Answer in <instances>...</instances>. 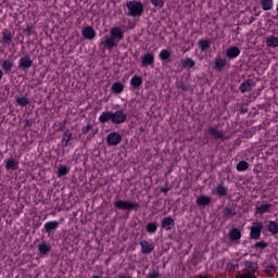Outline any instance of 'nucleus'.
I'll return each mask as SVG.
<instances>
[{"label":"nucleus","mask_w":278,"mask_h":278,"mask_svg":"<svg viewBox=\"0 0 278 278\" xmlns=\"http://www.w3.org/2000/svg\"><path fill=\"white\" fill-rule=\"evenodd\" d=\"M125 38V34L121 27H112L109 35H105L100 42V47H103L106 51H112L118 47L121 40Z\"/></svg>","instance_id":"f257e3e1"},{"label":"nucleus","mask_w":278,"mask_h":278,"mask_svg":"<svg viewBox=\"0 0 278 278\" xmlns=\"http://www.w3.org/2000/svg\"><path fill=\"white\" fill-rule=\"evenodd\" d=\"M112 123L113 125H123L127 123V113L123 110L117 111H104L99 116V123L102 125L105 123Z\"/></svg>","instance_id":"f03ea898"},{"label":"nucleus","mask_w":278,"mask_h":278,"mask_svg":"<svg viewBox=\"0 0 278 278\" xmlns=\"http://www.w3.org/2000/svg\"><path fill=\"white\" fill-rule=\"evenodd\" d=\"M126 8L128 10L127 16H132V18H140L144 14V4L137 0H130L126 2Z\"/></svg>","instance_id":"7ed1b4c3"},{"label":"nucleus","mask_w":278,"mask_h":278,"mask_svg":"<svg viewBox=\"0 0 278 278\" xmlns=\"http://www.w3.org/2000/svg\"><path fill=\"white\" fill-rule=\"evenodd\" d=\"M33 64H34V61L31 60L29 54H26L20 59L17 68L18 71L27 73V71L31 68Z\"/></svg>","instance_id":"20e7f679"},{"label":"nucleus","mask_w":278,"mask_h":278,"mask_svg":"<svg viewBox=\"0 0 278 278\" xmlns=\"http://www.w3.org/2000/svg\"><path fill=\"white\" fill-rule=\"evenodd\" d=\"M244 278H257L255 270H257V262L245 261L244 263Z\"/></svg>","instance_id":"39448f33"},{"label":"nucleus","mask_w":278,"mask_h":278,"mask_svg":"<svg viewBox=\"0 0 278 278\" xmlns=\"http://www.w3.org/2000/svg\"><path fill=\"white\" fill-rule=\"evenodd\" d=\"M119 142H123V136L121 134L113 131L106 136V143L109 147H118Z\"/></svg>","instance_id":"423d86ee"},{"label":"nucleus","mask_w":278,"mask_h":278,"mask_svg":"<svg viewBox=\"0 0 278 278\" xmlns=\"http://www.w3.org/2000/svg\"><path fill=\"white\" fill-rule=\"evenodd\" d=\"M140 247H141V253L143 255H150V253H153V250L155 249V244H153L151 241L149 240H141L140 241Z\"/></svg>","instance_id":"0eeeda50"},{"label":"nucleus","mask_w":278,"mask_h":278,"mask_svg":"<svg viewBox=\"0 0 278 278\" xmlns=\"http://www.w3.org/2000/svg\"><path fill=\"white\" fill-rule=\"evenodd\" d=\"M264 229V224L257 223L255 226L251 227L250 236L252 240H260L262 237V230Z\"/></svg>","instance_id":"6e6552de"},{"label":"nucleus","mask_w":278,"mask_h":278,"mask_svg":"<svg viewBox=\"0 0 278 278\" xmlns=\"http://www.w3.org/2000/svg\"><path fill=\"white\" fill-rule=\"evenodd\" d=\"M37 250H38L39 257H47V255L51 253V244L47 242L38 243Z\"/></svg>","instance_id":"1a4fd4ad"},{"label":"nucleus","mask_w":278,"mask_h":278,"mask_svg":"<svg viewBox=\"0 0 278 278\" xmlns=\"http://www.w3.org/2000/svg\"><path fill=\"white\" fill-rule=\"evenodd\" d=\"M141 64L143 67L147 66H154L155 64V56L153 55V53H146L141 56Z\"/></svg>","instance_id":"9d476101"},{"label":"nucleus","mask_w":278,"mask_h":278,"mask_svg":"<svg viewBox=\"0 0 278 278\" xmlns=\"http://www.w3.org/2000/svg\"><path fill=\"white\" fill-rule=\"evenodd\" d=\"M58 227H60V222L52 220L45 224L43 229L48 236H51V233H55L58 230Z\"/></svg>","instance_id":"9b49d317"},{"label":"nucleus","mask_w":278,"mask_h":278,"mask_svg":"<svg viewBox=\"0 0 278 278\" xmlns=\"http://www.w3.org/2000/svg\"><path fill=\"white\" fill-rule=\"evenodd\" d=\"M273 212V204L262 202V204L256 207V214L264 216V214H270Z\"/></svg>","instance_id":"f8f14e48"},{"label":"nucleus","mask_w":278,"mask_h":278,"mask_svg":"<svg viewBox=\"0 0 278 278\" xmlns=\"http://www.w3.org/2000/svg\"><path fill=\"white\" fill-rule=\"evenodd\" d=\"M81 35L86 40H94V38L97 37V33L91 26L84 27L81 30Z\"/></svg>","instance_id":"ddd939ff"},{"label":"nucleus","mask_w":278,"mask_h":278,"mask_svg":"<svg viewBox=\"0 0 278 278\" xmlns=\"http://www.w3.org/2000/svg\"><path fill=\"white\" fill-rule=\"evenodd\" d=\"M71 140H73V132H71V130H65L61 139L63 149H66V147H71V144H73Z\"/></svg>","instance_id":"4468645a"},{"label":"nucleus","mask_w":278,"mask_h":278,"mask_svg":"<svg viewBox=\"0 0 278 278\" xmlns=\"http://www.w3.org/2000/svg\"><path fill=\"white\" fill-rule=\"evenodd\" d=\"M31 104V100L28 98V93H25L23 97H15V105H20L21 108H27V105Z\"/></svg>","instance_id":"2eb2a0df"},{"label":"nucleus","mask_w":278,"mask_h":278,"mask_svg":"<svg viewBox=\"0 0 278 278\" xmlns=\"http://www.w3.org/2000/svg\"><path fill=\"white\" fill-rule=\"evenodd\" d=\"M210 203H212V198L207 195H200L195 200V205H198V207H207Z\"/></svg>","instance_id":"dca6fc26"},{"label":"nucleus","mask_w":278,"mask_h":278,"mask_svg":"<svg viewBox=\"0 0 278 278\" xmlns=\"http://www.w3.org/2000/svg\"><path fill=\"white\" fill-rule=\"evenodd\" d=\"M161 227L166 231H170L175 227V219L173 217H164L161 222Z\"/></svg>","instance_id":"f3484780"},{"label":"nucleus","mask_w":278,"mask_h":278,"mask_svg":"<svg viewBox=\"0 0 278 278\" xmlns=\"http://www.w3.org/2000/svg\"><path fill=\"white\" fill-rule=\"evenodd\" d=\"M4 167L7 170H18V161L14 157H10L4 161Z\"/></svg>","instance_id":"a211bd4d"},{"label":"nucleus","mask_w":278,"mask_h":278,"mask_svg":"<svg viewBox=\"0 0 278 278\" xmlns=\"http://www.w3.org/2000/svg\"><path fill=\"white\" fill-rule=\"evenodd\" d=\"M238 55H240V48L238 47H229L226 50V58H228V60H233L238 58Z\"/></svg>","instance_id":"6ab92c4d"},{"label":"nucleus","mask_w":278,"mask_h":278,"mask_svg":"<svg viewBox=\"0 0 278 278\" xmlns=\"http://www.w3.org/2000/svg\"><path fill=\"white\" fill-rule=\"evenodd\" d=\"M210 136H213L214 140H225V134L223 131L216 130L214 127L208 128Z\"/></svg>","instance_id":"aec40b11"},{"label":"nucleus","mask_w":278,"mask_h":278,"mask_svg":"<svg viewBox=\"0 0 278 278\" xmlns=\"http://www.w3.org/2000/svg\"><path fill=\"white\" fill-rule=\"evenodd\" d=\"M1 42L2 45H12V31L10 29L5 28L2 31Z\"/></svg>","instance_id":"412c9836"},{"label":"nucleus","mask_w":278,"mask_h":278,"mask_svg":"<svg viewBox=\"0 0 278 278\" xmlns=\"http://www.w3.org/2000/svg\"><path fill=\"white\" fill-rule=\"evenodd\" d=\"M236 216V208L226 206L223 208V218L225 220H229V218H233Z\"/></svg>","instance_id":"4be33fe9"},{"label":"nucleus","mask_w":278,"mask_h":278,"mask_svg":"<svg viewBox=\"0 0 278 278\" xmlns=\"http://www.w3.org/2000/svg\"><path fill=\"white\" fill-rule=\"evenodd\" d=\"M227 66V60L225 59H216L214 62V71H218V73H220V71H223L225 67Z\"/></svg>","instance_id":"5701e85b"},{"label":"nucleus","mask_w":278,"mask_h":278,"mask_svg":"<svg viewBox=\"0 0 278 278\" xmlns=\"http://www.w3.org/2000/svg\"><path fill=\"white\" fill-rule=\"evenodd\" d=\"M125 90V85L122 84L121 81L113 83L111 87V91L113 94H121Z\"/></svg>","instance_id":"b1692460"},{"label":"nucleus","mask_w":278,"mask_h":278,"mask_svg":"<svg viewBox=\"0 0 278 278\" xmlns=\"http://www.w3.org/2000/svg\"><path fill=\"white\" fill-rule=\"evenodd\" d=\"M213 194H217L219 198L225 197L227 194V188L223 184H219L213 189Z\"/></svg>","instance_id":"393cba45"},{"label":"nucleus","mask_w":278,"mask_h":278,"mask_svg":"<svg viewBox=\"0 0 278 278\" xmlns=\"http://www.w3.org/2000/svg\"><path fill=\"white\" fill-rule=\"evenodd\" d=\"M240 238H242V233L240 232V230L238 228H232L229 232V240H231L232 242H238Z\"/></svg>","instance_id":"a878e982"},{"label":"nucleus","mask_w":278,"mask_h":278,"mask_svg":"<svg viewBox=\"0 0 278 278\" xmlns=\"http://www.w3.org/2000/svg\"><path fill=\"white\" fill-rule=\"evenodd\" d=\"M71 173V167L66 165H60L56 170V177H66Z\"/></svg>","instance_id":"bb28decb"},{"label":"nucleus","mask_w":278,"mask_h":278,"mask_svg":"<svg viewBox=\"0 0 278 278\" xmlns=\"http://www.w3.org/2000/svg\"><path fill=\"white\" fill-rule=\"evenodd\" d=\"M0 66L4 71V73H12L14 64L8 60H2L0 61Z\"/></svg>","instance_id":"cd10ccee"},{"label":"nucleus","mask_w":278,"mask_h":278,"mask_svg":"<svg viewBox=\"0 0 278 278\" xmlns=\"http://www.w3.org/2000/svg\"><path fill=\"white\" fill-rule=\"evenodd\" d=\"M130 86L134 88V90H138L142 86V77L140 76H134L130 79Z\"/></svg>","instance_id":"c85d7f7f"},{"label":"nucleus","mask_w":278,"mask_h":278,"mask_svg":"<svg viewBox=\"0 0 278 278\" xmlns=\"http://www.w3.org/2000/svg\"><path fill=\"white\" fill-rule=\"evenodd\" d=\"M266 45H267V47H270L271 49H276V47H278V37H275V36L267 37Z\"/></svg>","instance_id":"c756f323"},{"label":"nucleus","mask_w":278,"mask_h":278,"mask_svg":"<svg viewBox=\"0 0 278 278\" xmlns=\"http://www.w3.org/2000/svg\"><path fill=\"white\" fill-rule=\"evenodd\" d=\"M255 78H249L248 80H245L244 83V92H251V90H253V88H255Z\"/></svg>","instance_id":"7c9ffc66"},{"label":"nucleus","mask_w":278,"mask_h":278,"mask_svg":"<svg viewBox=\"0 0 278 278\" xmlns=\"http://www.w3.org/2000/svg\"><path fill=\"white\" fill-rule=\"evenodd\" d=\"M195 64L197 63L194 62V60H192L190 58H186L185 60H181L182 68H194Z\"/></svg>","instance_id":"2f4dec72"},{"label":"nucleus","mask_w":278,"mask_h":278,"mask_svg":"<svg viewBox=\"0 0 278 278\" xmlns=\"http://www.w3.org/2000/svg\"><path fill=\"white\" fill-rule=\"evenodd\" d=\"M267 230L269 231V233H273V236H277V233H278V224H277V222L270 220L268 226H267Z\"/></svg>","instance_id":"473e14b6"},{"label":"nucleus","mask_w":278,"mask_h":278,"mask_svg":"<svg viewBox=\"0 0 278 278\" xmlns=\"http://www.w3.org/2000/svg\"><path fill=\"white\" fill-rule=\"evenodd\" d=\"M268 247V242L261 240L257 241L252 249H255V251H260L262 253V251H264V249H266Z\"/></svg>","instance_id":"72a5a7b5"},{"label":"nucleus","mask_w":278,"mask_h":278,"mask_svg":"<svg viewBox=\"0 0 278 278\" xmlns=\"http://www.w3.org/2000/svg\"><path fill=\"white\" fill-rule=\"evenodd\" d=\"M126 210H128V212H131V210H135V212H138L140 210V203L126 201Z\"/></svg>","instance_id":"f704fd0d"},{"label":"nucleus","mask_w":278,"mask_h":278,"mask_svg":"<svg viewBox=\"0 0 278 278\" xmlns=\"http://www.w3.org/2000/svg\"><path fill=\"white\" fill-rule=\"evenodd\" d=\"M159 58L162 62H170V52L164 49L160 52Z\"/></svg>","instance_id":"c9c22d12"},{"label":"nucleus","mask_w":278,"mask_h":278,"mask_svg":"<svg viewBox=\"0 0 278 278\" xmlns=\"http://www.w3.org/2000/svg\"><path fill=\"white\" fill-rule=\"evenodd\" d=\"M198 47L201 51H207L210 50V40H204V39H201L199 40L198 42Z\"/></svg>","instance_id":"e433bc0d"},{"label":"nucleus","mask_w":278,"mask_h":278,"mask_svg":"<svg viewBox=\"0 0 278 278\" xmlns=\"http://www.w3.org/2000/svg\"><path fill=\"white\" fill-rule=\"evenodd\" d=\"M114 207H116L117 210H127V201L125 200H117L115 202H113Z\"/></svg>","instance_id":"4c0bfd02"},{"label":"nucleus","mask_w":278,"mask_h":278,"mask_svg":"<svg viewBox=\"0 0 278 278\" xmlns=\"http://www.w3.org/2000/svg\"><path fill=\"white\" fill-rule=\"evenodd\" d=\"M262 10H273V0H261Z\"/></svg>","instance_id":"58836bf2"},{"label":"nucleus","mask_w":278,"mask_h":278,"mask_svg":"<svg viewBox=\"0 0 278 278\" xmlns=\"http://www.w3.org/2000/svg\"><path fill=\"white\" fill-rule=\"evenodd\" d=\"M146 231L147 233H155V231H157V223H149L146 226Z\"/></svg>","instance_id":"ea45409f"},{"label":"nucleus","mask_w":278,"mask_h":278,"mask_svg":"<svg viewBox=\"0 0 278 278\" xmlns=\"http://www.w3.org/2000/svg\"><path fill=\"white\" fill-rule=\"evenodd\" d=\"M264 268L267 275H275V273H277V267L275 265H265Z\"/></svg>","instance_id":"a19ab883"},{"label":"nucleus","mask_w":278,"mask_h":278,"mask_svg":"<svg viewBox=\"0 0 278 278\" xmlns=\"http://www.w3.org/2000/svg\"><path fill=\"white\" fill-rule=\"evenodd\" d=\"M150 3H152L154 8H159L160 10L164 8V0H150Z\"/></svg>","instance_id":"79ce46f5"},{"label":"nucleus","mask_w":278,"mask_h":278,"mask_svg":"<svg viewBox=\"0 0 278 278\" xmlns=\"http://www.w3.org/2000/svg\"><path fill=\"white\" fill-rule=\"evenodd\" d=\"M66 123H68L67 119L61 122L58 131H63V134L66 132V130H68V128H66Z\"/></svg>","instance_id":"37998d69"},{"label":"nucleus","mask_w":278,"mask_h":278,"mask_svg":"<svg viewBox=\"0 0 278 278\" xmlns=\"http://www.w3.org/2000/svg\"><path fill=\"white\" fill-rule=\"evenodd\" d=\"M238 268H240V265H239L238 263H236V264L229 263V264L227 265V270H229V271H231V270H238Z\"/></svg>","instance_id":"c03bdc74"},{"label":"nucleus","mask_w":278,"mask_h":278,"mask_svg":"<svg viewBox=\"0 0 278 278\" xmlns=\"http://www.w3.org/2000/svg\"><path fill=\"white\" fill-rule=\"evenodd\" d=\"M178 88L184 90V92H188L190 90V86H188L186 83H179Z\"/></svg>","instance_id":"a18cd8bd"},{"label":"nucleus","mask_w":278,"mask_h":278,"mask_svg":"<svg viewBox=\"0 0 278 278\" xmlns=\"http://www.w3.org/2000/svg\"><path fill=\"white\" fill-rule=\"evenodd\" d=\"M92 130V125L88 124L86 127L83 128V134H89Z\"/></svg>","instance_id":"49530a36"},{"label":"nucleus","mask_w":278,"mask_h":278,"mask_svg":"<svg viewBox=\"0 0 278 278\" xmlns=\"http://www.w3.org/2000/svg\"><path fill=\"white\" fill-rule=\"evenodd\" d=\"M160 277V271H151L150 274H148V278H159Z\"/></svg>","instance_id":"de8ad7c7"},{"label":"nucleus","mask_w":278,"mask_h":278,"mask_svg":"<svg viewBox=\"0 0 278 278\" xmlns=\"http://www.w3.org/2000/svg\"><path fill=\"white\" fill-rule=\"evenodd\" d=\"M24 35L27 36V37L31 36V26H27L24 29Z\"/></svg>","instance_id":"09e8293b"},{"label":"nucleus","mask_w":278,"mask_h":278,"mask_svg":"<svg viewBox=\"0 0 278 278\" xmlns=\"http://www.w3.org/2000/svg\"><path fill=\"white\" fill-rule=\"evenodd\" d=\"M237 170H244V161H240L237 165Z\"/></svg>","instance_id":"8fccbe9b"},{"label":"nucleus","mask_w":278,"mask_h":278,"mask_svg":"<svg viewBox=\"0 0 278 278\" xmlns=\"http://www.w3.org/2000/svg\"><path fill=\"white\" fill-rule=\"evenodd\" d=\"M34 125V121L26 119L25 121V127H31Z\"/></svg>","instance_id":"3c124183"},{"label":"nucleus","mask_w":278,"mask_h":278,"mask_svg":"<svg viewBox=\"0 0 278 278\" xmlns=\"http://www.w3.org/2000/svg\"><path fill=\"white\" fill-rule=\"evenodd\" d=\"M170 189L168 187H162L161 192H164V194H167Z\"/></svg>","instance_id":"603ef678"},{"label":"nucleus","mask_w":278,"mask_h":278,"mask_svg":"<svg viewBox=\"0 0 278 278\" xmlns=\"http://www.w3.org/2000/svg\"><path fill=\"white\" fill-rule=\"evenodd\" d=\"M118 278H131L129 274L118 275Z\"/></svg>","instance_id":"864d4df0"},{"label":"nucleus","mask_w":278,"mask_h":278,"mask_svg":"<svg viewBox=\"0 0 278 278\" xmlns=\"http://www.w3.org/2000/svg\"><path fill=\"white\" fill-rule=\"evenodd\" d=\"M240 92L244 93V83H242L239 87Z\"/></svg>","instance_id":"5fc2aeb1"},{"label":"nucleus","mask_w":278,"mask_h":278,"mask_svg":"<svg viewBox=\"0 0 278 278\" xmlns=\"http://www.w3.org/2000/svg\"><path fill=\"white\" fill-rule=\"evenodd\" d=\"M239 112H240L241 114H244V106H241L240 110H239Z\"/></svg>","instance_id":"6e6d98bb"},{"label":"nucleus","mask_w":278,"mask_h":278,"mask_svg":"<svg viewBox=\"0 0 278 278\" xmlns=\"http://www.w3.org/2000/svg\"><path fill=\"white\" fill-rule=\"evenodd\" d=\"M249 168V163L244 162V170Z\"/></svg>","instance_id":"4d7b16f0"},{"label":"nucleus","mask_w":278,"mask_h":278,"mask_svg":"<svg viewBox=\"0 0 278 278\" xmlns=\"http://www.w3.org/2000/svg\"><path fill=\"white\" fill-rule=\"evenodd\" d=\"M235 278H244V274H240V275L236 276Z\"/></svg>","instance_id":"13d9d810"},{"label":"nucleus","mask_w":278,"mask_h":278,"mask_svg":"<svg viewBox=\"0 0 278 278\" xmlns=\"http://www.w3.org/2000/svg\"><path fill=\"white\" fill-rule=\"evenodd\" d=\"M3 79V71L0 70V80Z\"/></svg>","instance_id":"bf43d9fd"},{"label":"nucleus","mask_w":278,"mask_h":278,"mask_svg":"<svg viewBox=\"0 0 278 278\" xmlns=\"http://www.w3.org/2000/svg\"><path fill=\"white\" fill-rule=\"evenodd\" d=\"M139 131H140V134H144V128H143V127H140V128H139Z\"/></svg>","instance_id":"052dcab7"}]
</instances>
